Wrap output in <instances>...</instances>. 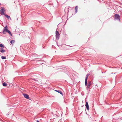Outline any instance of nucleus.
<instances>
[{
	"instance_id": "nucleus-12",
	"label": "nucleus",
	"mask_w": 122,
	"mask_h": 122,
	"mask_svg": "<svg viewBox=\"0 0 122 122\" xmlns=\"http://www.w3.org/2000/svg\"><path fill=\"white\" fill-rule=\"evenodd\" d=\"M15 42V41L14 40H12L10 41V43L12 45H13V44Z\"/></svg>"
},
{
	"instance_id": "nucleus-19",
	"label": "nucleus",
	"mask_w": 122,
	"mask_h": 122,
	"mask_svg": "<svg viewBox=\"0 0 122 122\" xmlns=\"http://www.w3.org/2000/svg\"><path fill=\"white\" fill-rule=\"evenodd\" d=\"M37 122H39V121H37Z\"/></svg>"
},
{
	"instance_id": "nucleus-1",
	"label": "nucleus",
	"mask_w": 122,
	"mask_h": 122,
	"mask_svg": "<svg viewBox=\"0 0 122 122\" xmlns=\"http://www.w3.org/2000/svg\"><path fill=\"white\" fill-rule=\"evenodd\" d=\"M9 30H8V27L6 25L3 31V34H5L6 33V32H8V31Z\"/></svg>"
},
{
	"instance_id": "nucleus-8",
	"label": "nucleus",
	"mask_w": 122,
	"mask_h": 122,
	"mask_svg": "<svg viewBox=\"0 0 122 122\" xmlns=\"http://www.w3.org/2000/svg\"><path fill=\"white\" fill-rule=\"evenodd\" d=\"M78 7V6H76V7L75 8V12L76 13L77 12Z\"/></svg>"
},
{
	"instance_id": "nucleus-18",
	"label": "nucleus",
	"mask_w": 122,
	"mask_h": 122,
	"mask_svg": "<svg viewBox=\"0 0 122 122\" xmlns=\"http://www.w3.org/2000/svg\"><path fill=\"white\" fill-rule=\"evenodd\" d=\"M88 76L89 75H86V78H85L86 80H87V78H88Z\"/></svg>"
},
{
	"instance_id": "nucleus-2",
	"label": "nucleus",
	"mask_w": 122,
	"mask_h": 122,
	"mask_svg": "<svg viewBox=\"0 0 122 122\" xmlns=\"http://www.w3.org/2000/svg\"><path fill=\"white\" fill-rule=\"evenodd\" d=\"M115 19L120 20V16L118 14H116L115 16Z\"/></svg>"
},
{
	"instance_id": "nucleus-9",
	"label": "nucleus",
	"mask_w": 122,
	"mask_h": 122,
	"mask_svg": "<svg viewBox=\"0 0 122 122\" xmlns=\"http://www.w3.org/2000/svg\"><path fill=\"white\" fill-rule=\"evenodd\" d=\"M4 86H6L7 85V84L5 82H4L3 84Z\"/></svg>"
},
{
	"instance_id": "nucleus-10",
	"label": "nucleus",
	"mask_w": 122,
	"mask_h": 122,
	"mask_svg": "<svg viewBox=\"0 0 122 122\" xmlns=\"http://www.w3.org/2000/svg\"><path fill=\"white\" fill-rule=\"evenodd\" d=\"M55 91L56 92H57L60 93L61 94H62V92H61V91H58L56 90H55Z\"/></svg>"
},
{
	"instance_id": "nucleus-14",
	"label": "nucleus",
	"mask_w": 122,
	"mask_h": 122,
	"mask_svg": "<svg viewBox=\"0 0 122 122\" xmlns=\"http://www.w3.org/2000/svg\"><path fill=\"white\" fill-rule=\"evenodd\" d=\"M11 36H12V34L11 33L10 31V30L8 31V32H7Z\"/></svg>"
},
{
	"instance_id": "nucleus-3",
	"label": "nucleus",
	"mask_w": 122,
	"mask_h": 122,
	"mask_svg": "<svg viewBox=\"0 0 122 122\" xmlns=\"http://www.w3.org/2000/svg\"><path fill=\"white\" fill-rule=\"evenodd\" d=\"M56 39H58L60 36V35L58 31H56Z\"/></svg>"
},
{
	"instance_id": "nucleus-7",
	"label": "nucleus",
	"mask_w": 122,
	"mask_h": 122,
	"mask_svg": "<svg viewBox=\"0 0 122 122\" xmlns=\"http://www.w3.org/2000/svg\"><path fill=\"white\" fill-rule=\"evenodd\" d=\"M92 84L91 82V81L89 82L88 83V85L87 86V87L88 88H89L90 86Z\"/></svg>"
},
{
	"instance_id": "nucleus-15",
	"label": "nucleus",
	"mask_w": 122,
	"mask_h": 122,
	"mask_svg": "<svg viewBox=\"0 0 122 122\" xmlns=\"http://www.w3.org/2000/svg\"><path fill=\"white\" fill-rule=\"evenodd\" d=\"M0 47H4V46H3L2 44H0Z\"/></svg>"
},
{
	"instance_id": "nucleus-21",
	"label": "nucleus",
	"mask_w": 122,
	"mask_h": 122,
	"mask_svg": "<svg viewBox=\"0 0 122 122\" xmlns=\"http://www.w3.org/2000/svg\"><path fill=\"white\" fill-rule=\"evenodd\" d=\"M0 4H1L0 3Z\"/></svg>"
},
{
	"instance_id": "nucleus-20",
	"label": "nucleus",
	"mask_w": 122,
	"mask_h": 122,
	"mask_svg": "<svg viewBox=\"0 0 122 122\" xmlns=\"http://www.w3.org/2000/svg\"><path fill=\"white\" fill-rule=\"evenodd\" d=\"M1 50H0V51L1 52Z\"/></svg>"
},
{
	"instance_id": "nucleus-17",
	"label": "nucleus",
	"mask_w": 122,
	"mask_h": 122,
	"mask_svg": "<svg viewBox=\"0 0 122 122\" xmlns=\"http://www.w3.org/2000/svg\"><path fill=\"white\" fill-rule=\"evenodd\" d=\"M85 85L86 86L87 84V80H85Z\"/></svg>"
},
{
	"instance_id": "nucleus-11",
	"label": "nucleus",
	"mask_w": 122,
	"mask_h": 122,
	"mask_svg": "<svg viewBox=\"0 0 122 122\" xmlns=\"http://www.w3.org/2000/svg\"><path fill=\"white\" fill-rule=\"evenodd\" d=\"M5 16H6L8 19H9V18H10V16L8 15H5Z\"/></svg>"
},
{
	"instance_id": "nucleus-4",
	"label": "nucleus",
	"mask_w": 122,
	"mask_h": 122,
	"mask_svg": "<svg viewBox=\"0 0 122 122\" xmlns=\"http://www.w3.org/2000/svg\"><path fill=\"white\" fill-rule=\"evenodd\" d=\"M5 9L4 8H2L0 10V11L1 12V15H4V11H5Z\"/></svg>"
},
{
	"instance_id": "nucleus-13",
	"label": "nucleus",
	"mask_w": 122,
	"mask_h": 122,
	"mask_svg": "<svg viewBox=\"0 0 122 122\" xmlns=\"http://www.w3.org/2000/svg\"><path fill=\"white\" fill-rule=\"evenodd\" d=\"M1 52L3 53L4 52H5V50H3V49L1 48Z\"/></svg>"
},
{
	"instance_id": "nucleus-16",
	"label": "nucleus",
	"mask_w": 122,
	"mask_h": 122,
	"mask_svg": "<svg viewBox=\"0 0 122 122\" xmlns=\"http://www.w3.org/2000/svg\"><path fill=\"white\" fill-rule=\"evenodd\" d=\"M1 58L3 59H4L6 58V57L5 56H2L1 57Z\"/></svg>"
},
{
	"instance_id": "nucleus-5",
	"label": "nucleus",
	"mask_w": 122,
	"mask_h": 122,
	"mask_svg": "<svg viewBox=\"0 0 122 122\" xmlns=\"http://www.w3.org/2000/svg\"><path fill=\"white\" fill-rule=\"evenodd\" d=\"M85 106L86 107V109L88 110H89V106L88 104V103L87 102H86L85 105Z\"/></svg>"
},
{
	"instance_id": "nucleus-6",
	"label": "nucleus",
	"mask_w": 122,
	"mask_h": 122,
	"mask_svg": "<svg viewBox=\"0 0 122 122\" xmlns=\"http://www.w3.org/2000/svg\"><path fill=\"white\" fill-rule=\"evenodd\" d=\"M24 97L26 98L27 99H29V97L28 95L27 94H24Z\"/></svg>"
}]
</instances>
